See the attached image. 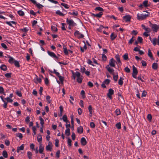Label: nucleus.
<instances>
[{
    "label": "nucleus",
    "mask_w": 159,
    "mask_h": 159,
    "mask_svg": "<svg viewBox=\"0 0 159 159\" xmlns=\"http://www.w3.org/2000/svg\"><path fill=\"white\" fill-rule=\"evenodd\" d=\"M149 15V14H143L138 13L137 15V19L139 20H142L146 18Z\"/></svg>",
    "instance_id": "f257e3e1"
},
{
    "label": "nucleus",
    "mask_w": 159,
    "mask_h": 159,
    "mask_svg": "<svg viewBox=\"0 0 159 159\" xmlns=\"http://www.w3.org/2000/svg\"><path fill=\"white\" fill-rule=\"evenodd\" d=\"M66 22L67 24L69 26H71L72 27H74L76 26L77 24L74 22V21L72 19H69L68 18L66 19Z\"/></svg>",
    "instance_id": "f03ea898"
},
{
    "label": "nucleus",
    "mask_w": 159,
    "mask_h": 159,
    "mask_svg": "<svg viewBox=\"0 0 159 159\" xmlns=\"http://www.w3.org/2000/svg\"><path fill=\"white\" fill-rule=\"evenodd\" d=\"M74 35L78 39H81L84 37V36L82 34L80 33L79 31L76 30L74 33Z\"/></svg>",
    "instance_id": "7ed1b4c3"
},
{
    "label": "nucleus",
    "mask_w": 159,
    "mask_h": 159,
    "mask_svg": "<svg viewBox=\"0 0 159 159\" xmlns=\"http://www.w3.org/2000/svg\"><path fill=\"white\" fill-rule=\"evenodd\" d=\"M114 93V90L111 89H110L108 90V93L107 94V96L110 99H112V95Z\"/></svg>",
    "instance_id": "20e7f679"
},
{
    "label": "nucleus",
    "mask_w": 159,
    "mask_h": 159,
    "mask_svg": "<svg viewBox=\"0 0 159 159\" xmlns=\"http://www.w3.org/2000/svg\"><path fill=\"white\" fill-rule=\"evenodd\" d=\"M9 62L12 64L14 63L15 66L17 67H20L19 64V62L17 60H8Z\"/></svg>",
    "instance_id": "39448f33"
},
{
    "label": "nucleus",
    "mask_w": 159,
    "mask_h": 159,
    "mask_svg": "<svg viewBox=\"0 0 159 159\" xmlns=\"http://www.w3.org/2000/svg\"><path fill=\"white\" fill-rule=\"evenodd\" d=\"M151 27L153 31L154 32H157L159 29V25L155 24H152Z\"/></svg>",
    "instance_id": "423d86ee"
},
{
    "label": "nucleus",
    "mask_w": 159,
    "mask_h": 159,
    "mask_svg": "<svg viewBox=\"0 0 159 159\" xmlns=\"http://www.w3.org/2000/svg\"><path fill=\"white\" fill-rule=\"evenodd\" d=\"M131 18V16L129 15H126L123 17V20L126 22L129 21L130 20Z\"/></svg>",
    "instance_id": "0eeeda50"
},
{
    "label": "nucleus",
    "mask_w": 159,
    "mask_h": 159,
    "mask_svg": "<svg viewBox=\"0 0 159 159\" xmlns=\"http://www.w3.org/2000/svg\"><path fill=\"white\" fill-rule=\"evenodd\" d=\"M81 144L83 146H85L87 144V141L85 138L82 137L81 138L80 140Z\"/></svg>",
    "instance_id": "6e6552de"
},
{
    "label": "nucleus",
    "mask_w": 159,
    "mask_h": 159,
    "mask_svg": "<svg viewBox=\"0 0 159 159\" xmlns=\"http://www.w3.org/2000/svg\"><path fill=\"white\" fill-rule=\"evenodd\" d=\"M50 143H49V144L47 145L46 147V149L47 151H51L52 148V144H50Z\"/></svg>",
    "instance_id": "1a4fd4ad"
},
{
    "label": "nucleus",
    "mask_w": 159,
    "mask_h": 159,
    "mask_svg": "<svg viewBox=\"0 0 159 159\" xmlns=\"http://www.w3.org/2000/svg\"><path fill=\"white\" fill-rule=\"evenodd\" d=\"M47 53L50 56L53 57L55 58H57V56L53 52H51L49 51H47Z\"/></svg>",
    "instance_id": "9d476101"
},
{
    "label": "nucleus",
    "mask_w": 159,
    "mask_h": 159,
    "mask_svg": "<svg viewBox=\"0 0 159 159\" xmlns=\"http://www.w3.org/2000/svg\"><path fill=\"white\" fill-rule=\"evenodd\" d=\"M149 39L151 41V43H152V44L153 45L155 46L157 44V43H156L157 41V38H154L153 39H152L150 37H149Z\"/></svg>",
    "instance_id": "9b49d317"
},
{
    "label": "nucleus",
    "mask_w": 159,
    "mask_h": 159,
    "mask_svg": "<svg viewBox=\"0 0 159 159\" xmlns=\"http://www.w3.org/2000/svg\"><path fill=\"white\" fill-rule=\"evenodd\" d=\"M24 144H22L20 147H18L16 151L17 152L19 153L20 150H23L24 149Z\"/></svg>",
    "instance_id": "f8f14e48"
},
{
    "label": "nucleus",
    "mask_w": 159,
    "mask_h": 159,
    "mask_svg": "<svg viewBox=\"0 0 159 159\" xmlns=\"http://www.w3.org/2000/svg\"><path fill=\"white\" fill-rule=\"evenodd\" d=\"M44 150L43 146L42 144H40L39 152L40 153H43Z\"/></svg>",
    "instance_id": "ddd939ff"
},
{
    "label": "nucleus",
    "mask_w": 159,
    "mask_h": 159,
    "mask_svg": "<svg viewBox=\"0 0 159 159\" xmlns=\"http://www.w3.org/2000/svg\"><path fill=\"white\" fill-rule=\"evenodd\" d=\"M152 68L154 70H157L158 68V64L157 63H153L152 65Z\"/></svg>",
    "instance_id": "4468645a"
},
{
    "label": "nucleus",
    "mask_w": 159,
    "mask_h": 159,
    "mask_svg": "<svg viewBox=\"0 0 159 159\" xmlns=\"http://www.w3.org/2000/svg\"><path fill=\"white\" fill-rule=\"evenodd\" d=\"M42 78H43V76L42 75L41 76V77L40 78H38V76L36 75V77L35 78V79H36L37 80V81H35V82L37 83L38 82L39 83H41L42 81Z\"/></svg>",
    "instance_id": "2eb2a0df"
},
{
    "label": "nucleus",
    "mask_w": 159,
    "mask_h": 159,
    "mask_svg": "<svg viewBox=\"0 0 159 159\" xmlns=\"http://www.w3.org/2000/svg\"><path fill=\"white\" fill-rule=\"evenodd\" d=\"M83 128L82 126H80L77 128V132L80 134H81L83 132Z\"/></svg>",
    "instance_id": "dca6fc26"
},
{
    "label": "nucleus",
    "mask_w": 159,
    "mask_h": 159,
    "mask_svg": "<svg viewBox=\"0 0 159 159\" xmlns=\"http://www.w3.org/2000/svg\"><path fill=\"white\" fill-rule=\"evenodd\" d=\"M102 14L103 12H100L98 14H93V15L96 17L100 18L102 16Z\"/></svg>",
    "instance_id": "f3484780"
},
{
    "label": "nucleus",
    "mask_w": 159,
    "mask_h": 159,
    "mask_svg": "<svg viewBox=\"0 0 159 159\" xmlns=\"http://www.w3.org/2000/svg\"><path fill=\"white\" fill-rule=\"evenodd\" d=\"M106 68L107 69V70L110 73H112L114 71V70L113 69H111L109 66V65H107L106 67Z\"/></svg>",
    "instance_id": "a211bd4d"
},
{
    "label": "nucleus",
    "mask_w": 159,
    "mask_h": 159,
    "mask_svg": "<svg viewBox=\"0 0 159 159\" xmlns=\"http://www.w3.org/2000/svg\"><path fill=\"white\" fill-rule=\"evenodd\" d=\"M133 73H134L135 75H137L138 70L134 66H133Z\"/></svg>",
    "instance_id": "6ab92c4d"
},
{
    "label": "nucleus",
    "mask_w": 159,
    "mask_h": 159,
    "mask_svg": "<svg viewBox=\"0 0 159 159\" xmlns=\"http://www.w3.org/2000/svg\"><path fill=\"white\" fill-rule=\"evenodd\" d=\"M124 79L123 77H120V79L118 81V84L119 85H122L123 84V80Z\"/></svg>",
    "instance_id": "aec40b11"
},
{
    "label": "nucleus",
    "mask_w": 159,
    "mask_h": 159,
    "mask_svg": "<svg viewBox=\"0 0 159 159\" xmlns=\"http://www.w3.org/2000/svg\"><path fill=\"white\" fill-rule=\"evenodd\" d=\"M88 109H89V113H90V116H92V114H93V112H92V106L91 105H89V107H88Z\"/></svg>",
    "instance_id": "412c9836"
},
{
    "label": "nucleus",
    "mask_w": 159,
    "mask_h": 159,
    "mask_svg": "<svg viewBox=\"0 0 159 159\" xmlns=\"http://www.w3.org/2000/svg\"><path fill=\"white\" fill-rule=\"evenodd\" d=\"M42 140V138L41 135L39 134L37 137V140L38 142L40 143Z\"/></svg>",
    "instance_id": "4be33fe9"
},
{
    "label": "nucleus",
    "mask_w": 159,
    "mask_h": 159,
    "mask_svg": "<svg viewBox=\"0 0 159 159\" xmlns=\"http://www.w3.org/2000/svg\"><path fill=\"white\" fill-rule=\"evenodd\" d=\"M83 78L82 76H80L77 77L76 79V81L79 83H81L82 81Z\"/></svg>",
    "instance_id": "5701e85b"
},
{
    "label": "nucleus",
    "mask_w": 159,
    "mask_h": 159,
    "mask_svg": "<svg viewBox=\"0 0 159 159\" xmlns=\"http://www.w3.org/2000/svg\"><path fill=\"white\" fill-rule=\"evenodd\" d=\"M65 134L67 136H69L70 134V129L68 128L65 130Z\"/></svg>",
    "instance_id": "b1692460"
},
{
    "label": "nucleus",
    "mask_w": 159,
    "mask_h": 159,
    "mask_svg": "<svg viewBox=\"0 0 159 159\" xmlns=\"http://www.w3.org/2000/svg\"><path fill=\"white\" fill-rule=\"evenodd\" d=\"M148 55L151 59H153L152 53L150 49H148Z\"/></svg>",
    "instance_id": "393cba45"
},
{
    "label": "nucleus",
    "mask_w": 159,
    "mask_h": 159,
    "mask_svg": "<svg viewBox=\"0 0 159 159\" xmlns=\"http://www.w3.org/2000/svg\"><path fill=\"white\" fill-rule=\"evenodd\" d=\"M61 66H62L61 64L63 65H67L69 62L67 61H59L58 62Z\"/></svg>",
    "instance_id": "a878e982"
},
{
    "label": "nucleus",
    "mask_w": 159,
    "mask_h": 159,
    "mask_svg": "<svg viewBox=\"0 0 159 159\" xmlns=\"http://www.w3.org/2000/svg\"><path fill=\"white\" fill-rule=\"evenodd\" d=\"M62 120L64 122H66V123H67L68 121L67 120V116L66 115H64L62 117Z\"/></svg>",
    "instance_id": "bb28decb"
},
{
    "label": "nucleus",
    "mask_w": 159,
    "mask_h": 159,
    "mask_svg": "<svg viewBox=\"0 0 159 159\" xmlns=\"http://www.w3.org/2000/svg\"><path fill=\"white\" fill-rule=\"evenodd\" d=\"M116 36L117 35L113 33H111L110 36L111 39L112 40H114L116 37Z\"/></svg>",
    "instance_id": "cd10ccee"
},
{
    "label": "nucleus",
    "mask_w": 159,
    "mask_h": 159,
    "mask_svg": "<svg viewBox=\"0 0 159 159\" xmlns=\"http://www.w3.org/2000/svg\"><path fill=\"white\" fill-rule=\"evenodd\" d=\"M6 23L11 26H12V24H15L16 22L14 21H7Z\"/></svg>",
    "instance_id": "c85d7f7f"
},
{
    "label": "nucleus",
    "mask_w": 159,
    "mask_h": 159,
    "mask_svg": "<svg viewBox=\"0 0 159 159\" xmlns=\"http://www.w3.org/2000/svg\"><path fill=\"white\" fill-rule=\"evenodd\" d=\"M29 29L27 27H25L23 29H21L20 30L23 32L26 33L29 30Z\"/></svg>",
    "instance_id": "c756f323"
},
{
    "label": "nucleus",
    "mask_w": 159,
    "mask_h": 159,
    "mask_svg": "<svg viewBox=\"0 0 159 159\" xmlns=\"http://www.w3.org/2000/svg\"><path fill=\"white\" fill-rule=\"evenodd\" d=\"M52 30L54 32H56L57 31V26L56 25L52 26L51 27Z\"/></svg>",
    "instance_id": "7c9ffc66"
},
{
    "label": "nucleus",
    "mask_w": 159,
    "mask_h": 159,
    "mask_svg": "<svg viewBox=\"0 0 159 159\" xmlns=\"http://www.w3.org/2000/svg\"><path fill=\"white\" fill-rule=\"evenodd\" d=\"M0 68L4 71H5L7 69V66L5 65H2L0 66Z\"/></svg>",
    "instance_id": "2f4dec72"
},
{
    "label": "nucleus",
    "mask_w": 159,
    "mask_h": 159,
    "mask_svg": "<svg viewBox=\"0 0 159 159\" xmlns=\"http://www.w3.org/2000/svg\"><path fill=\"white\" fill-rule=\"evenodd\" d=\"M115 113L117 116H119L121 114V112L119 109H116L115 111Z\"/></svg>",
    "instance_id": "473e14b6"
},
{
    "label": "nucleus",
    "mask_w": 159,
    "mask_h": 159,
    "mask_svg": "<svg viewBox=\"0 0 159 159\" xmlns=\"http://www.w3.org/2000/svg\"><path fill=\"white\" fill-rule=\"evenodd\" d=\"M56 13L61 16H64L65 14H63L60 11L57 10L56 12Z\"/></svg>",
    "instance_id": "72a5a7b5"
},
{
    "label": "nucleus",
    "mask_w": 159,
    "mask_h": 159,
    "mask_svg": "<svg viewBox=\"0 0 159 159\" xmlns=\"http://www.w3.org/2000/svg\"><path fill=\"white\" fill-rule=\"evenodd\" d=\"M61 4V5L63 6L66 9H68L69 7V6L66 3H62Z\"/></svg>",
    "instance_id": "f704fd0d"
},
{
    "label": "nucleus",
    "mask_w": 159,
    "mask_h": 159,
    "mask_svg": "<svg viewBox=\"0 0 159 159\" xmlns=\"http://www.w3.org/2000/svg\"><path fill=\"white\" fill-rule=\"evenodd\" d=\"M2 155L3 157H4L5 158H7L8 157V154L7 152L5 151H4L2 152Z\"/></svg>",
    "instance_id": "c9c22d12"
},
{
    "label": "nucleus",
    "mask_w": 159,
    "mask_h": 159,
    "mask_svg": "<svg viewBox=\"0 0 159 159\" xmlns=\"http://www.w3.org/2000/svg\"><path fill=\"white\" fill-rule=\"evenodd\" d=\"M28 157L29 159L32 158V153L31 152L29 151L27 152Z\"/></svg>",
    "instance_id": "e433bc0d"
},
{
    "label": "nucleus",
    "mask_w": 159,
    "mask_h": 159,
    "mask_svg": "<svg viewBox=\"0 0 159 159\" xmlns=\"http://www.w3.org/2000/svg\"><path fill=\"white\" fill-rule=\"evenodd\" d=\"M72 140H71L69 138L67 140V143L68 145L69 146H72L71 144Z\"/></svg>",
    "instance_id": "4c0bfd02"
},
{
    "label": "nucleus",
    "mask_w": 159,
    "mask_h": 159,
    "mask_svg": "<svg viewBox=\"0 0 159 159\" xmlns=\"http://www.w3.org/2000/svg\"><path fill=\"white\" fill-rule=\"evenodd\" d=\"M5 99L6 100H7V103L8 102L12 103V102H13L12 100L11 99V98H10V97H7V98H5Z\"/></svg>",
    "instance_id": "58836bf2"
},
{
    "label": "nucleus",
    "mask_w": 159,
    "mask_h": 159,
    "mask_svg": "<svg viewBox=\"0 0 159 159\" xmlns=\"http://www.w3.org/2000/svg\"><path fill=\"white\" fill-rule=\"evenodd\" d=\"M18 14L20 16H22L24 15V12L21 10H19L18 11Z\"/></svg>",
    "instance_id": "ea45409f"
},
{
    "label": "nucleus",
    "mask_w": 159,
    "mask_h": 159,
    "mask_svg": "<svg viewBox=\"0 0 159 159\" xmlns=\"http://www.w3.org/2000/svg\"><path fill=\"white\" fill-rule=\"evenodd\" d=\"M64 52L65 54L67 55L68 54L69 51L67 50L66 48L65 47H63Z\"/></svg>",
    "instance_id": "a19ab883"
},
{
    "label": "nucleus",
    "mask_w": 159,
    "mask_h": 159,
    "mask_svg": "<svg viewBox=\"0 0 159 159\" xmlns=\"http://www.w3.org/2000/svg\"><path fill=\"white\" fill-rule=\"evenodd\" d=\"M116 127L118 129H120L121 128V125L120 122L117 123L116 125Z\"/></svg>",
    "instance_id": "79ce46f5"
},
{
    "label": "nucleus",
    "mask_w": 159,
    "mask_h": 159,
    "mask_svg": "<svg viewBox=\"0 0 159 159\" xmlns=\"http://www.w3.org/2000/svg\"><path fill=\"white\" fill-rule=\"evenodd\" d=\"M87 47L86 45L85 44L83 48L81 47L80 49L82 52H84L85 50L87 49Z\"/></svg>",
    "instance_id": "37998d69"
},
{
    "label": "nucleus",
    "mask_w": 159,
    "mask_h": 159,
    "mask_svg": "<svg viewBox=\"0 0 159 159\" xmlns=\"http://www.w3.org/2000/svg\"><path fill=\"white\" fill-rule=\"evenodd\" d=\"M57 76L58 77L59 80L61 81V82H63L64 80V78L62 76L60 75V74H59V75H57Z\"/></svg>",
    "instance_id": "c03bdc74"
},
{
    "label": "nucleus",
    "mask_w": 159,
    "mask_h": 159,
    "mask_svg": "<svg viewBox=\"0 0 159 159\" xmlns=\"http://www.w3.org/2000/svg\"><path fill=\"white\" fill-rule=\"evenodd\" d=\"M16 137H19L20 139H21L23 138V135L20 133H18L16 134Z\"/></svg>",
    "instance_id": "a18cd8bd"
},
{
    "label": "nucleus",
    "mask_w": 159,
    "mask_h": 159,
    "mask_svg": "<svg viewBox=\"0 0 159 159\" xmlns=\"http://www.w3.org/2000/svg\"><path fill=\"white\" fill-rule=\"evenodd\" d=\"M148 1L147 0H145L143 2V4L145 7H146L148 6Z\"/></svg>",
    "instance_id": "49530a36"
},
{
    "label": "nucleus",
    "mask_w": 159,
    "mask_h": 159,
    "mask_svg": "<svg viewBox=\"0 0 159 159\" xmlns=\"http://www.w3.org/2000/svg\"><path fill=\"white\" fill-rule=\"evenodd\" d=\"M16 94L19 97H21L22 96L21 92L18 90H16Z\"/></svg>",
    "instance_id": "de8ad7c7"
},
{
    "label": "nucleus",
    "mask_w": 159,
    "mask_h": 159,
    "mask_svg": "<svg viewBox=\"0 0 159 159\" xmlns=\"http://www.w3.org/2000/svg\"><path fill=\"white\" fill-rule=\"evenodd\" d=\"M95 10L101 11V12H102L103 11V10L102 8L99 7H96L95 9Z\"/></svg>",
    "instance_id": "09e8293b"
},
{
    "label": "nucleus",
    "mask_w": 159,
    "mask_h": 159,
    "mask_svg": "<svg viewBox=\"0 0 159 159\" xmlns=\"http://www.w3.org/2000/svg\"><path fill=\"white\" fill-rule=\"evenodd\" d=\"M114 60H111V61L110 62V65L113 67L115 66V62H114Z\"/></svg>",
    "instance_id": "8fccbe9b"
},
{
    "label": "nucleus",
    "mask_w": 159,
    "mask_h": 159,
    "mask_svg": "<svg viewBox=\"0 0 159 159\" xmlns=\"http://www.w3.org/2000/svg\"><path fill=\"white\" fill-rule=\"evenodd\" d=\"M81 95H82V97L83 98H84L85 97V93L84 90H82L81 91L80 93Z\"/></svg>",
    "instance_id": "3c124183"
},
{
    "label": "nucleus",
    "mask_w": 159,
    "mask_h": 159,
    "mask_svg": "<svg viewBox=\"0 0 159 159\" xmlns=\"http://www.w3.org/2000/svg\"><path fill=\"white\" fill-rule=\"evenodd\" d=\"M90 127L92 128H94L95 127V124L94 122H91L90 124Z\"/></svg>",
    "instance_id": "603ef678"
},
{
    "label": "nucleus",
    "mask_w": 159,
    "mask_h": 159,
    "mask_svg": "<svg viewBox=\"0 0 159 159\" xmlns=\"http://www.w3.org/2000/svg\"><path fill=\"white\" fill-rule=\"evenodd\" d=\"M11 73H7L5 74V76L7 78H10L11 77Z\"/></svg>",
    "instance_id": "864d4df0"
},
{
    "label": "nucleus",
    "mask_w": 159,
    "mask_h": 159,
    "mask_svg": "<svg viewBox=\"0 0 159 159\" xmlns=\"http://www.w3.org/2000/svg\"><path fill=\"white\" fill-rule=\"evenodd\" d=\"M134 37H132L129 40L128 42V43L129 44H131L133 42L134 40Z\"/></svg>",
    "instance_id": "5fc2aeb1"
},
{
    "label": "nucleus",
    "mask_w": 159,
    "mask_h": 159,
    "mask_svg": "<svg viewBox=\"0 0 159 159\" xmlns=\"http://www.w3.org/2000/svg\"><path fill=\"white\" fill-rule=\"evenodd\" d=\"M124 70L125 72L128 73H129L130 72V70L128 67H125Z\"/></svg>",
    "instance_id": "6e6d98bb"
},
{
    "label": "nucleus",
    "mask_w": 159,
    "mask_h": 159,
    "mask_svg": "<svg viewBox=\"0 0 159 159\" xmlns=\"http://www.w3.org/2000/svg\"><path fill=\"white\" fill-rule=\"evenodd\" d=\"M110 81V80L107 79L105 80H104V83L105 84H109Z\"/></svg>",
    "instance_id": "4d7b16f0"
},
{
    "label": "nucleus",
    "mask_w": 159,
    "mask_h": 159,
    "mask_svg": "<svg viewBox=\"0 0 159 159\" xmlns=\"http://www.w3.org/2000/svg\"><path fill=\"white\" fill-rule=\"evenodd\" d=\"M123 57L124 60H127L128 59V54L127 53H125L123 56Z\"/></svg>",
    "instance_id": "13d9d810"
},
{
    "label": "nucleus",
    "mask_w": 159,
    "mask_h": 159,
    "mask_svg": "<svg viewBox=\"0 0 159 159\" xmlns=\"http://www.w3.org/2000/svg\"><path fill=\"white\" fill-rule=\"evenodd\" d=\"M85 70H86V69L84 67L81 66V68H80V71L82 73H84L85 72Z\"/></svg>",
    "instance_id": "bf43d9fd"
},
{
    "label": "nucleus",
    "mask_w": 159,
    "mask_h": 159,
    "mask_svg": "<svg viewBox=\"0 0 159 159\" xmlns=\"http://www.w3.org/2000/svg\"><path fill=\"white\" fill-rule=\"evenodd\" d=\"M152 117L151 115L150 114H148L147 116V118L149 121H151L152 119Z\"/></svg>",
    "instance_id": "052dcab7"
},
{
    "label": "nucleus",
    "mask_w": 159,
    "mask_h": 159,
    "mask_svg": "<svg viewBox=\"0 0 159 159\" xmlns=\"http://www.w3.org/2000/svg\"><path fill=\"white\" fill-rule=\"evenodd\" d=\"M87 62L89 64H90L94 66H96L93 63V62L91 60H88Z\"/></svg>",
    "instance_id": "680f3d73"
},
{
    "label": "nucleus",
    "mask_w": 159,
    "mask_h": 159,
    "mask_svg": "<svg viewBox=\"0 0 159 159\" xmlns=\"http://www.w3.org/2000/svg\"><path fill=\"white\" fill-rule=\"evenodd\" d=\"M50 72L52 73H54L57 76L58 75H59V73L58 72H57L56 70L55 69H54L53 71H51Z\"/></svg>",
    "instance_id": "e2e57ef3"
},
{
    "label": "nucleus",
    "mask_w": 159,
    "mask_h": 159,
    "mask_svg": "<svg viewBox=\"0 0 159 159\" xmlns=\"http://www.w3.org/2000/svg\"><path fill=\"white\" fill-rule=\"evenodd\" d=\"M36 6L39 8H42L43 7V6L42 5L39 3H36Z\"/></svg>",
    "instance_id": "0e129e2a"
},
{
    "label": "nucleus",
    "mask_w": 159,
    "mask_h": 159,
    "mask_svg": "<svg viewBox=\"0 0 159 159\" xmlns=\"http://www.w3.org/2000/svg\"><path fill=\"white\" fill-rule=\"evenodd\" d=\"M67 123H68V124H66V129L68 128H70V122L69 121H68V122Z\"/></svg>",
    "instance_id": "69168bd1"
},
{
    "label": "nucleus",
    "mask_w": 159,
    "mask_h": 159,
    "mask_svg": "<svg viewBox=\"0 0 159 159\" xmlns=\"http://www.w3.org/2000/svg\"><path fill=\"white\" fill-rule=\"evenodd\" d=\"M59 141L58 139H56L55 140V145L56 147H58L59 146Z\"/></svg>",
    "instance_id": "338daca9"
},
{
    "label": "nucleus",
    "mask_w": 159,
    "mask_h": 159,
    "mask_svg": "<svg viewBox=\"0 0 159 159\" xmlns=\"http://www.w3.org/2000/svg\"><path fill=\"white\" fill-rule=\"evenodd\" d=\"M72 139L73 140H74L75 139V133L74 132L72 133V134L71 135Z\"/></svg>",
    "instance_id": "774afa93"
}]
</instances>
